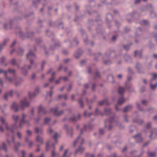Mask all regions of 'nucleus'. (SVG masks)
<instances>
[{
	"label": "nucleus",
	"instance_id": "a211bd4d",
	"mask_svg": "<svg viewBox=\"0 0 157 157\" xmlns=\"http://www.w3.org/2000/svg\"><path fill=\"white\" fill-rule=\"evenodd\" d=\"M133 137L138 142H140L142 141V138L140 134L136 135Z\"/></svg>",
	"mask_w": 157,
	"mask_h": 157
},
{
	"label": "nucleus",
	"instance_id": "2eb2a0df",
	"mask_svg": "<svg viewBox=\"0 0 157 157\" xmlns=\"http://www.w3.org/2000/svg\"><path fill=\"white\" fill-rule=\"evenodd\" d=\"M154 80V79H151L150 81V87L151 89L155 90L157 86V84L155 82L154 84H153V81Z\"/></svg>",
	"mask_w": 157,
	"mask_h": 157
},
{
	"label": "nucleus",
	"instance_id": "393cba45",
	"mask_svg": "<svg viewBox=\"0 0 157 157\" xmlns=\"http://www.w3.org/2000/svg\"><path fill=\"white\" fill-rule=\"evenodd\" d=\"M154 135L155 136L156 135V129H154L152 130L150 136V138H152V137L154 136Z\"/></svg>",
	"mask_w": 157,
	"mask_h": 157
},
{
	"label": "nucleus",
	"instance_id": "ea45409f",
	"mask_svg": "<svg viewBox=\"0 0 157 157\" xmlns=\"http://www.w3.org/2000/svg\"><path fill=\"white\" fill-rule=\"evenodd\" d=\"M105 112L106 115H109L111 113V110L110 109H105Z\"/></svg>",
	"mask_w": 157,
	"mask_h": 157
},
{
	"label": "nucleus",
	"instance_id": "49530a36",
	"mask_svg": "<svg viewBox=\"0 0 157 157\" xmlns=\"http://www.w3.org/2000/svg\"><path fill=\"white\" fill-rule=\"evenodd\" d=\"M78 103L80 105V107H83L84 106V104L83 103L82 99H80L79 100Z\"/></svg>",
	"mask_w": 157,
	"mask_h": 157
},
{
	"label": "nucleus",
	"instance_id": "f03ea898",
	"mask_svg": "<svg viewBox=\"0 0 157 157\" xmlns=\"http://www.w3.org/2000/svg\"><path fill=\"white\" fill-rule=\"evenodd\" d=\"M46 113L45 109L41 106H40L38 108V117L35 119V122L38 123L40 120L41 115Z\"/></svg>",
	"mask_w": 157,
	"mask_h": 157
},
{
	"label": "nucleus",
	"instance_id": "09e8293b",
	"mask_svg": "<svg viewBox=\"0 0 157 157\" xmlns=\"http://www.w3.org/2000/svg\"><path fill=\"white\" fill-rule=\"evenodd\" d=\"M73 44L75 46H76L78 44V42L76 39H75L73 41Z\"/></svg>",
	"mask_w": 157,
	"mask_h": 157
},
{
	"label": "nucleus",
	"instance_id": "c9c22d12",
	"mask_svg": "<svg viewBox=\"0 0 157 157\" xmlns=\"http://www.w3.org/2000/svg\"><path fill=\"white\" fill-rule=\"evenodd\" d=\"M2 149H3L6 151H7V147L6 144L5 142H3L2 143Z\"/></svg>",
	"mask_w": 157,
	"mask_h": 157
},
{
	"label": "nucleus",
	"instance_id": "13d9d810",
	"mask_svg": "<svg viewBox=\"0 0 157 157\" xmlns=\"http://www.w3.org/2000/svg\"><path fill=\"white\" fill-rule=\"evenodd\" d=\"M8 95V93L7 92V93H5V94L4 95V99L6 100H7Z\"/></svg>",
	"mask_w": 157,
	"mask_h": 157
},
{
	"label": "nucleus",
	"instance_id": "c85d7f7f",
	"mask_svg": "<svg viewBox=\"0 0 157 157\" xmlns=\"http://www.w3.org/2000/svg\"><path fill=\"white\" fill-rule=\"evenodd\" d=\"M148 155L150 157H155L156 156V153L155 152H149Z\"/></svg>",
	"mask_w": 157,
	"mask_h": 157
},
{
	"label": "nucleus",
	"instance_id": "de8ad7c7",
	"mask_svg": "<svg viewBox=\"0 0 157 157\" xmlns=\"http://www.w3.org/2000/svg\"><path fill=\"white\" fill-rule=\"evenodd\" d=\"M6 58L4 56L2 57L1 58H0V63L1 64H2L5 61Z\"/></svg>",
	"mask_w": 157,
	"mask_h": 157
},
{
	"label": "nucleus",
	"instance_id": "aec40b11",
	"mask_svg": "<svg viewBox=\"0 0 157 157\" xmlns=\"http://www.w3.org/2000/svg\"><path fill=\"white\" fill-rule=\"evenodd\" d=\"M16 72V71L14 69L9 68L8 69V70L6 71L5 72V75L6 74L7 75V73H9L14 75L15 74Z\"/></svg>",
	"mask_w": 157,
	"mask_h": 157
},
{
	"label": "nucleus",
	"instance_id": "37998d69",
	"mask_svg": "<svg viewBox=\"0 0 157 157\" xmlns=\"http://www.w3.org/2000/svg\"><path fill=\"white\" fill-rule=\"evenodd\" d=\"M34 109L33 107L32 108L31 110L29 112V114L31 116H33L34 114Z\"/></svg>",
	"mask_w": 157,
	"mask_h": 157
},
{
	"label": "nucleus",
	"instance_id": "680f3d73",
	"mask_svg": "<svg viewBox=\"0 0 157 157\" xmlns=\"http://www.w3.org/2000/svg\"><path fill=\"white\" fill-rule=\"evenodd\" d=\"M151 123L150 122L147 123L146 126V128L147 129L149 128L151 126Z\"/></svg>",
	"mask_w": 157,
	"mask_h": 157
},
{
	"label": "nucleus",
	"instance_id": "72a5a7b5",
	"mask_svg": "<svg viewBox=\"0 0 157 157\" xmlns=\"http://www.w3.org/2000/svg\"><path fill=\"white\" fill-rule=\"evenodd\" d=\"M51 143V141L49 140L48 141L46 144V149L47 151L49 149L50 145Z\"/></svg>",
	"mask_w": 157,
	"mask_h": 157
},
{
	"label": "nucleus",
	"instance_id": "4c0bfd02",
	"mask_svg": "<svg viewBox=\"0 0 157 157\" xmlns=\"http://www.w3.org/2000/svg\"><path fill=\"white\" fill-rule=\"evenodd\" d=\"M136 106L138 109H139V110L143 112H145V111L144 110V109L140 107V104L138 103V102H136Z\"/></svg>",
	"mask_w": 157,
	"mask_h": 157
},
{
	"label": "nucleus",
	"instance_id": "39448f33",
	"mask_svg": "<svg viewBox=\"0 0 157 157\" xmlns=\"http://www.w3.org/2000/svg\"><path fill=\"white\" fill-rule=\"evenodd\" d=\"M131 87V85L128 83L127 82L125 83V86L124 88L120 86L118 90V93L119 94L122 95L123 94L125 90H127L128 91H130V89Z\"/></svg>",
	"mask_w": 157,
	"mask_h": 157
},
{
	"label": "nucleus",
	"instance_id": "0e129e2a",
	"mask_svg": "<svg viewBox=\"0 0 157 157\" xmlns=\"http://www.w3.org/2000/svg\"><path fill=\"white\" fill-rule=\"evenodd\" d=\"M136 122L139 124H141L143 123V121L141 120H138L136 121Z\"/></svg>",
	"mask_w": 157,
	"mask_h": 157
},
{
	"label": "nucleus",
	"instance_id": "c756f323",
	"mask_svg": "<svg viewBox=\"0 0 157 157\" xmlns=\"http://www.w3.org/2000/svg\"><path fill=\"white\" fill-rule=\"evenodd\" d=\"M34 33L32 31H30L28 33H26L25 34V36L28 38L31 37L33 35Z\"/></svg>",
	"mask_w": 157,
	"mask_h": 157
},
{
	"label": "nucleus",
	"instance_id": "f704fd0d",
	"mask_svg": "<svg viewBox=\"0 0 157 157\" xmlns=\"http://www.w3.org/2000/svg\"><path fill=\"white\" fill-rule=\"evenodd\" d=\"M69 120L70 121L76 122L77 121V119L74 116H73L70 118Z\"/></svg>",
	"mask_w": 157,
	"mask_h": 157
},
{
	"label": "nucleus",
	"instance_id": "c03bdc74",
	"mask_svg": "<svg viewBox=\"0 0 157 157\" xmlns=\"http://www.w3.org/2000/svg\"><path fill=\"white\" fill-rule=\"evenodd\" d=\"M23 79H20L19 81H17L15 82V84L16 86H17L20 85L21 83L23 82Z\"/></svg>",
	"mask_w": 157,
	"mask_h": 157
},
{
	"label": "nucleus",
	"instance_id": "1a4fd4ad",
	"mask_svg": "<svg viewBox=\"0 0 157 157\" xmlns=\"http://www.w3.org/2000/svg\"><path fill=\"white\" fill-rule=\"evenodd\" d=\"M22 116V119L20 121V124L19 126V128H20L22 127V125L24 124H27V125H29L28 121H25V119L27 115L24 113H23Z\"/></svg>",
	"mask_w": 157,
	"mask_h": 157
},
{
	"label": "nucleus",
	"instance_id": "58836bf2",
	"mask_svg": "<svg viewBox=\"0 0 157 157\" xmlns=\"http://www.w3.org/2000/svg\"><path fill=\"white\" fill-rule=\"evenodd\" d=\"M9 41V39L8 38H6L4 40L2 44V45L4 47L5 46L6 44Z\"/></svg>",
	"mask_w": 157,
	"mask_h": 157
},
{
	"label": "nucleus",
	"instance_id": "4be33fe9",
	"mask_svg": "<svg viewBox=\"0 0 157 157\" xmlns=\"http://www.w3.org/2000/svg\"><path fill=\"white\" fill-rule=\"evenodd\" d=\"M109 104V102L107 99L103 100L98 103V105H108Z\"/></svg>",
	"mask_w": 157,
	"mask_h": 157
},
{
	"label": "nucleus",
	"instance_id": "4d7b16f0",
	"mask_svg": "<svg viewBox=\"0 0 157 157\" xmlns=\"http://www.w3.org/2000/svg\"><path fill=\"white\" fill-rule=\"evenodd\" d=\"M86 157H94L93 155H91L89 153H87L86 154Z\"/></svg>",
	"mask_w": 157,
	"mask_h": 157
},
{
	"label": "nucleus",
	"instance_id": "7ed1b4c3",
	"mask_svg": "<svg viewBox=\"0 0 157 157\" xmlns=\"http://www.w3.org/2000/svg\"><path fill=\"white\" fill-rule=\"evenodd\" d=\"M86 125H84L83 128L81 129L80 135L78 136L77 139L74 142L73 146L74 147H75L76 144L77 143H80L81 145L83 143L84 140L81 137V135L82 134L83 132L86 130Z\"/></svg>",
	"mask_w": 157,
	"mask_h": 157
},
{
	"label": "nucleus",
	"instance_id": "473e14b6",
	"mask_svg": "<svg viewBox=\"0 0 157 157\" xmlns=\"http://www.w3.org/2000/svg\"><path fill=\"white\" fill-rule=\"evenodd\" d=\"M56 75V73L55 72H53L52 74V76L50 78L49 81L50 82H51L53 81L55 79V76Z\"/></svg>",
	"mask_w": 157,
	"mask_h": 157
},
{
	"label": "nucleus",
	"instance_id": "864d4df0",
	"mask_svg": "<svg viewBox=\"0 0 157 157\" xmlns=\"http://www.w3.org/2000/svg\"><path fill=\"white\" fill-rule=\"evenodd\" d=\"M62 79V77H60L58 79V80H57L56 81H55L56 84H58L60 82V81Z\"/></svg>",
	"mask_w": 157,
	"mask_h": 157
},
{
	"label": "nucleus",
	"instance_id": "0eeeda50",
	"mask_svg": "<svg viewBox=\"0 0 157 157\" xmlns=\"http://www.w3.org/2000/svg\"><path fill=\"white\" fill-rule=\"evenodd\" d=\"M36 57L35 54L31 50H30L28 54H27L26 58L30 59V63L31 65L33 63V59Z\"/></svg>",
	"mask_w": 157,
	"mask_h": 157
},
{
	"label": "nucleus",
	"instance_id": "cd10ccee",
	"mask_svg": "<svg viewBox=\"0 0 157 157\" xmlns=\"http://www.w3.org/2000/svg\"><path fill=\"white\" fill-rule=\"evenodd\" d=\"M141 52L140 51H136L135 52V56L136 57H140L141 56Z\"/></svg>",
	"mask_w": 157,
	"mask_h": 157
},
{
	"label": "nucleus",
	"instance_id": "2f4dec72",
	"mask_svg": "<svg viewBox=\"0 0 157 157\" xmlns=\"http://www.w3.org/2000/svg\"><path fill=\"white\" fill-rule=\"evenodd\" d=\"M68 150H69L68 149L65 150L63 156L61 157H70L71 155H67V154L68 151Z\"/></svg>",
	"mask_w": 157,
	"mask_h": 157
},
{
	"label": "nucleus",
	"instance_id": "9d476101",
	"mask_svg": "<svg viewBox=\"0 0 157 157\" xmlns=\"http://www.w3.org/2000/svg\"><path fill=\"white\" fill-rule=\"evenodd\" d=\"M115 122L116 125L117 126L119 127L120 128V126L121 125V124L118 122H117L115 121L114 118H112L109 120L108 121H106L105 122V127H106L107 126L108 124H110L113 122Z\"/></svg>",
	"mask_w": 157,
	"mask_h": 157
},
{
	"label": "nucleus",
	"instance_id": "bb28decb",
	"mask_svg": "<svg viewBox=\"0 0 157 157\" xmlns=\"http://www.w3.org/2000/svg\"><path fill=\"white\" fill-rule=\"evenodd\" d=\"M13 119L15 122H17L18 120L19 116L17 115H12Z\"/></svg>",
	"mask_w": 157,
	"mask_h": 157
},
{
	"label": "nucleus",
	"instance_id": "5701e85b",
	"mask_svg": "<svg viewBox=\"0 0 157 157\" xmlns=\"http://www.w3.org/2000/svg\"><path fill=\"white\" fill-rule=\"evenodd\" d=\"M5 75L6 80H8V81L10 82H13L15 80V78L14 77L11 78L8 77L6 74Z\"/></svg>",
	"mask_w": 157,
	"mask_h": 157
},
{
	"label": "nucleus",
	"instance_id": "dca6fc26",
	"mask_svg": "<svg viewBox=\"0 0 157 157\" xmlns=\"http://www.w3.org/2000/svg\"><path fill=\"white\" fill-rule=\"evenodd\" d=\"M136 69L139 73H142L143 72L141 68V65L139 63H136Z\"/></svg>",
	"mask_w": 157,
	"mask_h": 157
},
{
	"label": "nucleus",
	"instance_id": "a19ab883",
	"mask_svg": "<svg viewBox=\"0 0 157 157\" xmlns=\"http://www.w3.org/2000/svg\"><path fill=\"white\" fill-rule=\"evenodd\" d=\"M51 120V119L49 117H46L45 118L44 121V124H47Z\"/></svg>",
	"mask_w": 157,
	"mask_h": 157
},
{
	"label": "nucleus",
	"instance_id": "412c9836",
	"mask_svg": "<svg viewBox=\"0 0 157 157\" xmlns=\"http://www.w3.org/2000/svg\"><path fill=\"white\" fill-rule=\"evenodd\" d=\"M132 106L131 105H129L125 107L123 109V111L126 112L129 111L132 108Z\"/></svg>",
	"mask_w": 157,
	"mask_h": 157
},
{
	"label": "nucleus",
	"instance_id": "338daca9",
	"mask_svg": "<svg viewBox=\"0 0 157 157\" xmlns=\"http://www.w3.org/2000/svg\"><path fill=\"white\" fill-rule=\"evenodd\" d=\"M13 91L12 90H10L9 93V95H10L11 96V97H12L13 95Z\"/></svg>",
	"mask_w": 157,
	"mask_h": 157
},
{
	"label": "nucleus",
	"instance_id": "79ce46f5",
	"mask_svg": "<svg viewBox=\"0 0 157 157\" xmlns=\"http://www.w3.org/2000/svg\"><path fill=\"white\" fill-rule=\"evenodd\" d=\"M108 79L109 81L111 82H113V76L111 75H109L108 77Z\"/></svg>",
	"mask_w": 157,
	"mask_h": 157
},
{
	"label": "nucleus",
	"instance_id": "603ef678",
	"mask_svg": "<svg viewBox=\"0 0 157 157\" xmlns=\"http://www.w3.org/2000/svg\"><path fill=\"white\" fill-rule=\"evenodd\" d=\"M18 29H19L20 28L18 27ZM19 32H18V34L20 36L22 37V38H23V33H22V31L20 30V29H19Z\"/></svg>",
	"mask_w": 157,
	"mask_h": 157
},
{
	"label": "nucleus",
	"instance_id": "5fc2aeb1",
	"mask_svg": "<svg viewBox=\"0 0 157 157\" xmlns=\"http://www.w3.org/2000/svg\"><path fill=\"white\" fill-rule=\"evenodd\" d=\"M153 78L151 79H154V80L153 81V82L155 81V79L156 78H157V74H152Z\"/></svg>",
	"mask_w": 157,
	"mask_h": 157
},
{
	"label": "nucleus",
	"instance_id": "69168bd1",
	"mask_svg": "<svg viewBox=\"0 0 157 157\" xmlns=\"http://www.w3.org/2000/svg\"><path fill=\"white\" fill-rule=\"evenodd\" d=\"M124 48L125 49L128 50L129 48V46L128 45H124Z\"/></svg>",
	"mask_w": 157,
	"mask_h": 157
},
{
	"label": "nucleus",
	"instance_id": "774afa93",
	"mask_svg": "<svg viewBox=\"0 0 157 157\" xmlns=\"http://www.w3.org/2000/svg\"><path fill=\"white\" fill-rule=\"evenodd\" d=\"M147 111L149 112H152L153 111V109L151 108L150 107L148 108Z\"/></svg>",
	"mask_w": 157,
	"mask_h": 157
},
{
	"label": "nucleus",
	"instance_id": "6e6d98bb",
	"mask_svg": "<svg viewBox=\"0 0 157 157\" xmlns=\"http://www.w3.org/2000/svg\"><path fill=\"white\" fill-rule=\"evenodd\" d=\"M17 135L18 138L20 139H21V133L19 132H17Z\"/></svg>",
	"mask_w": 157,
	"mask_h": 157
},
{
	"label": "nucleus",
	"instance_id": "bf43d9fd",
	"mask_svg": "<svg viewBox=\"0 0 157 157\" xmlns=\"http://www.w3.org/2000/svg\"><path fill=\"white\" fill-rule=\"evenodd\" d=\"M48 132L50 133H52L53 132V131L50 128H49L47 130Z\"/></svg>",
	"mask_w": 157,
	"mask_h": 157
},
{
	"label": "nucleus",
	"instance_id": "a18cd8bd",
	"mask_svg": "<svg viewBox=\"0 0 157 157\" xmlns=\"http://www.w3.org/2000/svg\"><path fill=\"white\" fill-rule=\"evenodd\" d=\"M100 114H101L102 116V114L101 112V111H99L98 109L97 108H96L95 109V114L96 115H98Z\"/></svg>",
	"mask_w": 157,
	"mask_h": 157
},
{
	"label": "nucleus",
	"instance_id": "e2e57ef3",
	"mask_svg": "<svg viewBox=\"0 0 157 157\" xmlns=\"http://www.w3.org/2000/svg\"><path fill=\"white\" fill-rule=\"evenodd\" d=\"M142 22L145 25H147L148 24V22L147 20H143L142 21Z\"/></svg>",
	"mask_w": 157,
	"mask_h": 157
},
{
	"label": "nucleus",
	"instance_id": "20e7f679",
	"mask_svg": "<svg viewBox=\"0 0 157 157\" xmlns=\"http://www.w3.org/2000/svg\"><path fill=\"white\" fill-rule=\"evenodd\" d=\"M10 63L13 65H17L18 68H20L22 71V72L24 75H25L27 73V71H25V65H24L23 67L20 68L19 64H17L16 62V60L14 58H12L10 61Z\"/></svg>",
	"mask_w": 157,
	"mask_h": 157
},
{
	"label": "nucleus",
	"instance_id": "a878e982",
	"mask_svg": "<svg viewBox=\"0 0 157 157\" xmlns=\"http://www.w3.org/2000/svg\"><path fill=\"white\" fill-rule=\"evenodd\" d=\"M84 148L81 146H79L78 149L75 151V154H76L78 152L81 153L84 151Z\"/></svg>",
	"mask_w": 157,
	"mask_h": 157
},
{
	"label": "nucleus",
	"instance_id": "052dcab7",
	"mask_svg": "<svg viewBox=\"0 0 157 157\" xmlns=\"http://www.w3.org/2000/svg\"><path fill=\"white\" fill-rule=\"evenodd\" d=\"M58 136V135L56 132L55 133V135L53 136V138L56 141V139Z\"/></svg>",
	"mask_w": 157,
	"mask_h": 157
},
{
	"label": "nucleus",
	"instance_id": "f3484780",
	"mask_svg": "<svg viewBox=\"0 0 157 157\" xmlns=\"http://www.w3.org/2000/svg\"><path fill=\"white\" fill-rule=\"evenodd\" d=\"M82 53V52L80 49L76 51L74 54V56L75 58H78Z\"/></svg>",
	"mask_w": 157,
	"mask_h": 157
},
{
	"label": "nucleus",
	"instance_id": "9b49d317",
	"mask_svg": "<svg viewBox=\"0 0 157 157\" xmlns=\"http://www.w3.org/2000/svg\"><path fill=\"white\" fill-rule=\"evenodd\" d=\"M39 92V88L38 87H36L35 91L34 93H32L30 92L29 93V96L30 99L31 100L35 96L38 94Z\"/></svg>",
	"mask_w": 157,
	"mask_h": 157
},
{
	"label": "nucleus",
	"instance_id": "b1692460",
	"mask_svg": "<svg viewBox=\"0 0 157 157\" xmlns=\"http://www.w3.org/2000/svg\"><path fill=\"white\" fill-rule=\"evenodd\" d=\"M35 132L37 134H42L43 132V129L42 128H39L36 127L35 128Z\"/></svg>",
	"mask_w": 157,
	"mask_h": 157
},
{
	"label": "nucleus",
	"instance_id": "423d86ee",
	"mask_svg": "<svg viewBox=\"0 0 157 157\" xmlns=\"http://www.w3.org/2000/svg\"><path fill=\"white\" fill-rule=\"evenodd\" d=\"M21 108L24 110L26 107H29L30 105V103L27 101L26 98L25 97L20 101Z\"/></svg>",
	"mask_w": 157,
	"mask_h": 157
},
{
	"label": "nucleus",
	"instance_id": "3c124183",
	"mask_svg": "<svg viewBox=\"0 0 157 157\" xmlns=\"http://www.w3.org/2000/svg\"><path fill=\"white\" fill-rule=\"evenodd\" d=\"M24 51L23 49L21 48H20L18 50V51L17 52V53L19 55H21Z\"/></svg>",
	"mask_w": 157,
	"mask_h": 157
},
{
	"label": "nucleus",
	"instance_id": "e433bc0d",
	"mask_svg": "<svg viewBox=\"0 0 157 157\" xmlns=\"http://www.w3.org/2000/svg\"><path fill=\"white\" fill-rule=\"evenodd\" d=\"M25 140L26 142L29 143V145L30 147H31L33 144V142L31 141H29L28 140V138L27 137H26L25 138Z\"/></svg>",
	"mask_w": 157,
	"mask_h": 157
},
{
	"label": "nucleus",
	"instance_id": "8fccbe9b",
	"mask_svg": "<svg viewBox=\"0 0 157 157\" xmlns=\"http://www.w3.org/2000/svg\"><path fill=\"white\" fill-rule=\"evenodd\" d=\"M124 58L126 61H128L130 59L129 56L127 55H124Z\"/></svg>",
	"mask_w": 157,
	"mask_h": 157
},
{
	"label": "nucleus",
	"instance_id": "ddd939ff",
	"mask_svg": "<svg viewBox=\"0 0 157 157\" xmlns=\"http://www.w3.org/2000/svg\"><path fill=\"white\" fill-rule=\"evenodd\" d=\"M64 128L67 131V133L68 135H70L72 137L73 134V129L71 127L68 128L67 125H64Z\"/></svg>",
	"mask_w": 157,
	"mask_h": 157
},
{
	"label": "nucleus",
	"instance_id": "7c9ffc66",
	"mask_svg": "<svg viewBox=\"0 0 157 157\" xmlns=\"http://www.w3.org/2000/svg\"><path fill=\"white\" fill-rule=\"evenodd\" d=\"M36 140L37 142H40V143L42 144H43L44 143L42 139L40 138L39 136H37L36 137Z\"/></svg>",
	"mask_w": 157,
	"mask_h": 157
},
{
	"label": "nucleus",
	"instance_id": "6ab92c4d",
	"mask_svg": "<svg viewBox=\"0 0 157 157\" xmlns=\"http://www.w3.org/2000/svg\"><path fill=\"white\" fill-rule=\"evenodd\" d=\"M11 108L12 109L14 110L15 112H17L19 109V106L14 102L11 106Z\"/></svg>",
	"mask_w": 157,
	"mask_h": 157
},
{
	"label": "nucleus",
	"instance_id": "4468645a",
	"mask_svg": "<svg viewBox=\"0 0 157 157\" xmlns=\"http://www.w3.org/2000/svg\"><path fill=\"white\" fill-rule=\"evenodd\" d=\"M52 146L54 150H53L51 153V156L52 157H56V156H57L58 157H59V153L58 152H56L55 150V144L53 143L52 144Z\"/></svg>",
	"mask_w": 157,
	"mask_h": 157
},
{
	"label": "nucleus",
	"instance_id": "f8f14e48",
	"mask_svg": "<svg viewBox=\"0 0 157 157\" xmlns=\"http://www.w3.org/2000/svg\"><path fill=\"white\" fill-rule=\"evenodd\" d=\"M125 99L123 97L120 98L118 101V102L115 106V109L117 110H119V109L117 108V106L122 105L125 101Z\"/></svg>",
	"mask_w": 157,
	"mask_h": 157
},
{
	"label": "nucleus",
	"instance_id": "f257e3e1",
	"mask_svg": "<svg viewBox=\"0 0 157 157\" xmlns=\"http://www.w3.org/2000/svg\"><path fill=\"white\" fill-rule=\"evenodd\" d=\"M0 120L2 123L4 125L6 128L7 130V133L6 134V141L9 145L11 146L12 143L14 147V149L16 151H17L18 147L21 146V144L19 142H18L17 144H15V139L13 135L15 133L14 129L16 128L15 125H13L10 126H8L6 122L5 118L1 116L0 117Z\"/></svg>",
	"mask_w": 157,
	"mask_h": 157
},
{
	"label": "nucleus",
	"instance_id": "6e6552de",
	"mask_svg": "<svg viewBox=\"0 0 157 157\" xmlns=\"http://www.w3.org/2000/svg\"><path fill=\"white\" fill-rule=\"evenodd\" d=\"M58 108L57 107H55L54 108L51 109L50 112L52 113L54 115L56 116H59L62 114L63 113V110H61L60 111L58 112Z\"/></svg>",
	"mask_w": 157,
	"mask_h": 157
}]
</instances>
